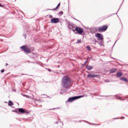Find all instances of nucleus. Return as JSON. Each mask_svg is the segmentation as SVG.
<instances>
[{"label": "nucleus", "mask_w": 128, "mask_h": 128, "mask_svg": "<svg viewBox=\"0 0 128 128\" xmlns=\"http://www.w3.org/2000/svg\"><path fill=\"white\" fill-rule=\"evenodd\" d=\"M60 94H64V93H62V92H60Z\"/></svg>", "instance_id": "37998d69"}, {"label": "nucleus", "mask_w": 128, "mask_h": 128, "mask_svg": "<svg viewBox=\"0 0 128 128\" xmlns=\"http://www.w3.org/2000/svg\"><path fill=\"white\" fill-rule=\"evenodd\" d=\"M116 70H118V68H112L109 70L110 72V74H114Z\"/></svg>", "instance_id": "f3484780"}, {"label": "nucleus", "mask_w": 128, "mask_h": 128, "mask_svg": "<svg viewBox=\"0 0 128 128\" xmlns=\"http://www.w3.org/2000/svg\"><path fill=\"white\" fill-rule=\"evenodd\" d=\"M74 20H76L77 19H76V18H74Z\"/></svg>", "instance_id": "864d4df0"}, {"label": "nucleus", "mask_w": 128, "mask_h": 128, "mask_svg": "<svg viewBox=\"0 0 128 128\" xmlns=\"http://www.w3.org/2000/svg\"><path fill=\"white\" fill-rule=\"evenodd\" d=\"M58 16H62V14H64V12L62 11H60L58 12Z\"/></svg>", "instance_id": "393cba45"}, {"label": "nucleus", "mask_w": 128, "mask_h": 128, "mask_svg": "<svg viewBox=\"0 0 128 128\" xmlns=\"http://www.w3.org/2000/svg\"><path fill=\"white\" fill-rule=\"evenodd\" d=\"M120 80H122V82H128V80L126 77H121L120 78Z\"/></svg>", "instance_id": "4468645a"}, {"label": "nucleus", "mask_w": 128, "mask_h": 128, "mask_svg": "<svg viewBox=\"0 0 128 128\" xmlns=\"http://www.w3.org/2000/svg\"><path fill=\"white\" fill-rule=\"evenodd\" d=\"M96 38H97L98 40H104V36L100 33L97 32L95 34Z\"/></svg>", "instance_id": "9d476101"}, {"label": "nucleus", "mask_w": 128, "mask_h": 128, "mask_svg": "<svg viewBox=\"0 0 128 128\" xmlns=\"http://www.w3.org/2000/svg\"><path fill=\"white\" fill-rule=\"evenodd\" d=\"M20 50L24 52L26 54H32L34 50V47L28 48L26 45H24L20 47Z\"/></svg>", "instance_id": "f03ea898"}, {"label": "nucleus", "mask_w": 128, "mask_h": 128, "mask_svg": "<svg viewBox=\"0 0 128 128\" xmlns=\"http://www.w3.org/2000/svg\"><path fill=\"white\" fill-rule=\"evenodd\" d=\"M98 76V74H88L87 75V78H96Z\"/></svg>", "instance_id": "f8f14e48"}, {"label": "nucleus", "mask_w": 128, "mask_h": 128, "mask_svg": "<svg viewBox=\"0 0 128 128\" xmlns=\"http://www.w3.org/2000/svg\"><path fill=\"white\" fill-rule=\"evenodd\" d=\"M60 6V3H58L56 6L55 8H54L53 9H47L46 10H58V8Z\"/></svg>", "instance_id": "ddd939ff"}, {"label": "nucleus", "mask_w": 128, "mask_h": 128, "mask_svg": "<svg viewBox=\"0 0 128 128\" xmlns=\"http://www.w3.org/2000/svg\"><path fill=\"white\" fill-rule=\"evenodd\" d=\"M62 126H64V123H62Z\"/></svg>", "instance_id": "bf43d9fd"}, {"label": "nucleus", "mask_w": 128, "mask_h": 128, "mask_svg": "<svg viewBox=\"0 0 128 128\" xmlns=\"http://www.w3.org/2000/svg\"><path fill=\"white\" fill-rule=\"evenodd\" d=\"M118 18H120V17H118Z\"/></svg>", "instance_id": "680f3d73"}, {"label": "nucleus", "mask_w": 128, "mask_h": 128, "mask_svg": "<svg viewBox=\"0 0 128 128\" xmlns=\"http://www.w3.org/2000/svg\"><path fill=\"white\" fill-rule=\"evenodd\" d=\"M118 40H120V38H118V39L115 42L112 48H114V46L116 45V42H118Z\"/></svg>", "instance_id": "cd10ccee"}, {"label": "nucleus", "mask_w": 128, "mask_h": 128, "mask_svg": "<svg viewBox=\"0 0 128 128\" xmlns=\"http://www.w3.org/2000/svg\"><path fill=\"white\" fill-rule=\"evenodd\" d=\"M21 12H22V14H24V12H22L21 11Z\"/></svg>", "instance_id": "6e6d98bb"}, {"label": "nucleus", "mask_w": 128, "mask_h": 128, "mask_svg": "<svg viewBox=\"0 0 128 128\" xmlns=\"http://www.w3.org/2000/svg\"><path fill=\"white\" fill-rule=\"evenodd\" d=\"M108 82H110V80H108Z\"/></svg>", "instance_id": "13d9d810"}, {"label": "nucleus", "mask_w": 128, "mask_h": 128, "mask_svg": "<svg viewBox=\"0 0 128 128\" xmlns=\"http://www.w3.org/2000/svg\"><path fill=\"white\" fill-rule=\"evenodd\" d=\"M58 108H53L52 109H50L49 110H58Z\"/></svg>", "instance_id": "7c9ffc66"}, {"label": "nucleus", "mask_w": 128, "mask_h": 128, "mask_svg": "<svg viewBox=\"0 0 128 128\" xmlns=\"http://www.w3.org/2000/svg\"><path fill=\"white\" fill-rule=\"evenodd\" d=\"M28 62H30V61L28 60Z\"/></svg>", "instance_id": "5fc2aeb1"}, {"label": "nucleus", "mask_w": 128, "mask_h": 128, "mask_svg": "<svg viewBox=\"0 0 128 128\" xmlns=\"http://www.w3.org/2000/svg\"><path fill=\"white\" fill-rule=\"evenodd\" d=\"M118 18H120V17H118Z\"/></svg>", "instance_id": "052dcab7"}, {"label": "nucleus", "mask_w": 128, "mask_h": 128, "mask_svg": "<svg viewBox=\"0 0 128 128\" xmlns=\"http://www.w3.org/2000/svg\"><path fill=\"white\" fill-rule=\"evenodd\" d=\"M88 30H90V34H96V32H98V27H91Z\"/></svg>", "instance_id": "6e6552de"}, {"label": "nucleus", "mask_w": 128, "mask_h": 128, "mask_svg": "<svg viewBox=\"0 0 128 128\" xmlns=\"http://www.w3.org/2000/svg\"><path fill=\"white\" fill-rule=\"evenodd\" d=\"M23 36H24V38L25 39L26 38V34H23Z\"/></svg>", "instance_id": "c9c22d12"}, {"label": "nucleus", "mask_w": 128, "mask_h": 128, "mask_svg": "<svg viewBox=\"0 0 128 128\" xmlns=\"http://www.w3.org/2000/svg\"><path fill=\"white\" fill-rule=\"evenodd\" d=\"M61 84L64 88H70L72 86V78L68 75L64 76L61 80Z\"/></svg>", "instance_id": "f257e3e1"}, {"label": "nucleus", "mask_w": 128, "mask_h": 128, "mask_svg": "<svg viewBox=\"0 0 128 128\" xmlns=\"http://www.w3.org/2000/svg\"><path fill=\"white\" fill-rule=\"evenodd\" d=\"M108 25H103L101 26L98 27V32H104L108 30Z\"/></svg>", "instance_id": "423d86ee"}, {"label": "nucleus", "mask_w": 128, "mask_h": 128, "mask_svg": "<svg viewBox=\"0 0 128 128\" xmlns=\"http://www.w3.org/2000/svg\"><path fill=\"white\" fill-rule=\"evenodd\" d=\"M112 96V95H108V96H102V97H104V96Z\"/></svg>", "instance_id": "2f4dec72"}, {"label": "nucleus", "mask_w": 128, "mask_h": 128, "mask_svg": "<svg viewBox=\"0 0 128 128\" xmlns=\"http://www.w3.org/2000/svg\"><path fill=\"white\" fill-rule=\"evenodd\" d=\"M114 96L116 98V100H124L120 98V96H118V94H116L115 96Z\"/></svg>", "instance_id": "a211bd4d"}, {"label": "nucleus", "mask_w": 128, "mask_h": 128, "mask_svg": "<svg viewBox=\"0 0 128 128\" xmlns=\"http://www.w3.org/2000/svg\"><path fill=\"white\" fill-rule=\"evenodd\" d=\"M76 44H82V40L81 39L78 40Z\"/></svg>", "instance_id": "a878e982"}, {"label": "nucleus", "mask_w": 128, "mask_h": 128, "mask_svg": "<svg viewBox=\"0 0 128 128\" xmlns=\"http://www.w3.org/2000/svg\"><path fill=\"white\" fill-rule=\"evenodd\" d=\"M86 48L88 52H92V48H90V46H86Z\"/></svg>", "instance_id": "412c9836"}, {"label": "nucleus", "mask_w": 128, "mask_h": 128, "mask_svg": "<svg viewBox=\"0 0 128 128\" xmlns=\"http://www.w3.org/2000/svg\"><path fill=\"white\" fill-rule=\"evenodd\" d=\"M92 96H98V94L96 93H94V94H91Z\"/></svg>", "instance_id": "bb28decb"}, {"label": "nucleus", "mask_w": 128, "mask_h": 128, "mask_svg": "<svg viewBox=\"0 0 128 128\" xmlns=\"http://www.w3.org/2000/svg\"><path fill=\"white\" fill-rule=\"evenodd\" d=\"M123 74L124 73H122V71H118L117 72L116 74H114V76H116V78H122Z\"/></svg>", "instance_id": "9b49d317"}, {"label": "nucleus", "mask_w": 128, "mask_h": 128, "mask_svg": "<svg viewBox=\"0 0 128 128\" xmlns=\"http://www.w3.org/2000/svg\"><path fill=\"white\" fill-rule=\"evenodd\" d=\"M49 18H51V20L52 18H54L52 17V15H49Z\"/></svg>", "instance_id": "72a5a7b5"}, {"label": "nucleus", "mask_w": 128, "mask_h": 128, "mask_svg": "<svg viewBox=\"0 0 128 128\" xmlns=\"http://www.w3.org/2000/svg\"><path fill=\"white\" fill-rule=\"evenodd\" d=\"M1 74H4V69H2L0 70Z\"/></svg>", "instance_id": "c85d7f7f"}, {"label": "nucleus", "mask_w": 128, "mask_h": 128, "mask_svg": "<svg viewBox=\"0 0 128 128\" xmlns=\"http://www.w3.org/2000/svg\"><path fill=\"white\" fill-rule=\"evenodd\" d=\"M14 90V92H16V90Z\"/></svg>", "instance_id": "4d7b16f0"}, {"label": "nucleus", "mask_w": 128, "mask_h": 128, "mask_svg": "<svg viewBox=\"0 0 128 128\" xmlns=\"http://www.w3.org/2000/svg\"><path fill=\"white\" fill-rule=\"evenodd\" d=\"M12 112H16L18 114H28L30 111L24 108H18L16 110H12Z\"/></svg>", "instance_id": "7ed1b4c3"}, {"label": "nucleus", "mask_w": 128, "mask_h": 128, "mask_svg": "<svg viewBox=\"0 0 128 128\" xmlns=\"http://www.w3.org/2000/svg\"><path fill=\"white\" fill-rule=\"evenodd\" d=\"M76 20L77 22H80V20Z\"/></svg>", "instance_id": "49530a36"}, {"label": "nucleus", "mask_w": 128, "mask_h": 128, "mask_svg": "<svg viewBox=\"0 0 128 128\" xmlns=\"http://www.w3.org/2000/svg\"><path fill=\"white\" fill-rule=\"evenodd\" d=\"M8 106H14V102H12V101L10 100L8 102Z\"/></svg>", "instance_id": "aec40b11"}, {"label": "nucleus", "mask_w": 128, "mask_h": 128, "mask_svg": "<svg viewBox=\"0 0 128 128\" xmlns=\"http://www.w3.org/2000/svg\"><path fill=\"white\" fill-rule=\"evenodd\" d=\"M26 74H22V76H24L26 75Z\"/></svg>", "instance_id": "3c124183"}, {"label": "nucleus", "mask_w": 128, "mask_h": 128, "mask_svg": "<svg viewBox=\"0 0 128 128\" xmlns=\"http://www.w3.org/2000/svg\"><path fill=\"white\" fill-rule=\"evenodd\" d=\"M124 0H123L122 4H121L119 9L117 11V12L111 14L110 16H108V18H110V17L112 16H114V14H118V11L120 10V6H122V4L124 3Z\"/></svg>", "instance_id": "dca6fc26"}, {"label": "nucleus", "mask_w": 128, "mask_h": 128, "mask_svg": "<svg viewBox=\"0 0 128 128\" xmlns=\"http://www.w3.org/2000/svg\"><path fill=\"white\" fill-rule=\"evenodd\" d=\"M120 118H121V120H124L125 117L124 116H122Z\"/></svg>", "instance_id": "ea45409f"}, {"label": "nucleus", "mask_w": 128, "mask_h": 128, "mask_svg": "<svg viewBox=\"0 0 128 128\" xmlns=\"http://www.w3.org/2000/svg\"><path fill=\"white\" fill-rule=\"evenodd\" d=\"M88 62V60H86L84 62V64H86V63Z\"/></svg>", "instance_id": "4c0bfd02"}, {"label": "nucleus", "mask_w": 128, "mask_h": 128, "mask_svg": "<svg viewBox=\"0 0 128 128\" xmlns=\"http://www.w3.org/2000/svg\"><path fill=\"white\" fill-rule=\"evenodd\" d=\"M54 124H58V121L55 122Z\"/></svg>", "instance_id": "a18cd8bd"}, {"label": "nucleus", "mask_w": 128, "mask_h": 128, "mask_svg": "<svg viewBox=\"0 0 128 128\" xmlns=\"http://www.w3.org/2000/svg\"><path fill=\"white\" fill-rule=\"evenodd\" d=\"M91 58H92V56L88 57L86 60H90V59H91Z\"/></svg>", "instance_id": "c756f323"}, {"label": "nucleus", "mask_w": 128, "mask_h": 128, "mask_svg": "<svg viewBox=\"0 0 128 128\" xmlns=\"http://www.w3.org/2000/svg\"><path fill=\"white\" fill-rule=\"evenodd\" d=\"M37 102H42V100H40V99H38Z\"/></svg>", "instance_id": "79ce46f5"}, {"label": "nucleus", "mask_w": 128, "mask_h": 128, "mask_svg": "<svg viewBox=\"0 0 128 128\" xmlns=\"http://www.w3.org/2000/svg\"><path fill=\"white\" fill-rule=\"evenodd\" d=\"M4 5L2 4V3H0V8H4Z\"/></svg>", "instance_id": "473e14b6"}, {"label": "nucleus", "mask_w": 128, "mask_h": 128, "mask_svg": "<svg viewBox=\"0 0 128 128\" xmlns=\"http://www.w3.org/2000/svg\"><path fill=\"white\" fill-rule=\"evenodd\" d=\"M86 124H92V126H100V124H96L94 123H90L88 121H84Z\"/></svg>", "instance_id": "6ab92c4d"}, {"label": "nucleus", "mask_w": 128, "mask_h": 128, "mask_svg": "<svg viewBox=\"0 0 128 128\" xmlns=\"http://www.w3.org/2000/svg\"><path fill=\"white\" fill-rule=\"evenodd\" d=\"M82 68H84V66H86V64H82Z\"/></svg>", "instance_id": "58836bf2"}, {"label": "nucleus", "mask_w": 128, "mask_h": 128, "mask_svg": "<svg viewBox=\"0 0 128 128\" xmlns=\"http://www.w3.org/2000/svg\"><path fill=\"white\" fill-rule=\"evenodd\" d=\"M38 56V54L32 52V58H34V57L36 56Z\"/></svg>", "instance_id": "4be33fe9"}, {"label": "nucleus", "mask_w": 128, "mask_h": 128, "mask_svg": "<svg viewBox=\"0 0 128 128\" xmlns=\"http://www.w3.org/2000/svg\"><path fill=\"white\" fill-rule=\"evenodd\" d=\"M61 90H62V89H61Z\"/></svg>", "instance_id": "e2e57ef3"}, {"label": "nucleus", "mask_w": 128, "mask_h": 128, "mask_svg": "<svg viewBox=\"0 0 128 128\" xmlns=\"http://www.w3.org/2000/svg\"><path fill=\"white\" fill-rule=\"evenodd\" d=\"M22 96H24L25 98H30V96L28 95H26V94H22Z\"/></svg>", "instance_id": "b1692460"}, {"label": "nucleus", "mask_w": 128, "mask_h": 128, "mask_svg": "<svg viewBox=\"0 0 128 128\" xmlns=\"http://www.w3.org/2000/svg\"><path fill=\"white\" fill-rule=\"evenodd\" d=\"M76 32V34H80L81 36H84V28H82V27L76 26L74 30H73V32Z\"/></svg>", "instance_id": "20e7f679"}, {"label": "nucleus", "mask_w": 128, "mask_h": 128, "mask_svg": "<svg viewBox=\"0 0 128 128\" xmlns=\"http://www.w3.org/2000/svg\"><path fill=\"white\" fill-rule=\"evenodd\" d=\"M84 95H80L78 96H74L70 97L66 102H74V100H78V98H84Z\"/></svg>", "instance_id": "39448f33"}, {"label": "nucleus", "mask_w": 128, "mask_h": 128, "mask_svg": "<svg viewBox=\"0 0 128 128\" xmlns=\"http://www.w3.org/2000/svg\"><path fill=\"white\" fill-rule=\"evenodd\" d=\"M74 20H76L77 19H76V18H74Z\"/></svg>", "instance_id": "603ef678"}, {"label": "nucleus", "mask_w": 128, "mask_h": 128, "mask_svg": "<svg viewBox=\"0 0 128 128\" xmlns=\"http://www.w3.org/2000/svg\"><path fill=\"white\" fill-rule=\"evenodd\" d=\"M51 24H58L60 22V19L58 18H53L50 20Z\"/></svg>", "instance_id": "1a4fd4ad"}, {"label": "nucleus", "mask_w": 128, "mask_h": 128, "mask_svg": "<svg viewBox=\"0 0 128 128\" xmlns=\"http://www.w3.org/2000/svg\"><path fill=\"white\" fill-rule=\"evenodd\" d=\"M31 64H34V62H30Z\"/></svg>", "instance_id": "de8ad7c7"}, {"label": "nucleus", "mask_w": 128, "mask_h": 128, "mask_svg": "<svg viewBox=\"0 0 128 128\" xmlns=\"http://www.w3.org/2000/svg\"><path fill=\"white\" fill-rule=\"evenodd\" d=\"M113 58L114 60H116V58Z\"/></svg>", "instance_id": "09e8293b"}, {"label": "nucleus", "mask_w": 128, "mask_h": 128, "mask_svg": "<svg viewBox=\"0 0 128 128\" xmlns=\"http://www.w3.org/2000/svg\"><path fill=\"white\" fill-rule=\"evenodd\" d=\"M79 122H82V120H79Z\"/></svg>", "instance_id": "8fccbe9b"}, {"label": "nucleus", "mask_w": 128, "mask_h": 128, "mask_svg": "<svg viewBox=\"0 0 128 128\" xmlns=\"http://www.w3.org/2000/svg\"><path fill=\"white\" fill-rule=\"evenodd\" d=\"M47 70H48V72H52V70H50V68H47Z\"/></svg>", "instance_id": "e433bc0d"}, {"label": "nucleus", "mask_w": 128, "mask_h": 128, "mask_svg": "<svg viewBox=\"0 0 128 128\" xmlns=\"http://www.w3.org/2000/svg\"><path fill=\"white\" fill-rule=\"evenodd\" d=\"M66 22H68V27L69 30H72V32H74V28H76V24H70V21H68L66 20Z\"/></svg>", "instance_id": "0eeeda50"}, {"label": "nucleus", "mask_w": 128, "mask_h": 128, "mask_svg": "<svg viewBox=\"0 0 128 128\" xmlns=\"http://www.w3.org/2000/svg\"><path fill=\"white\" fill-rule=\"evenodd\" d=\"M94 42H97V44H98V41L96 40V38H94Z\"/></svg>", "instance_id": "f704fd0d"}, {"label": "nucleus", "mask_w": 128, "mask_h": 128, "mask_svg": "<svg viewBox=\"0 0 128 128\" xmlns=\"http://www.w3.org/2000/svg\"><path fill=\"white\" fill-rule=\"evenodd\" d=\"M113 100H114V98H113Z\"/></svg>", "instance_id": "0e129e2a"}, {"label": "nucleus", "mask_w": 128, "mask_h": 128, "mask_svg": "<svg viewBox=\"0 0 128 128\" xmlns=\"http://www.w3.org/2000/svg\"><path fill=\"white\" fill-rule=\"evenodd\" d=\"M114 120H120V118H114Z\"/></svg>", "instance_id": "a19ab883"}, {"label": "nucleus", "mask_w": 128, "mask_h": 128, "mask_svg": "<svg viewBox=\"0 0 128 128\" xmlns=\"http://www.w3.org/2000/svg\"><path fill=\"white\" fill-rule=\"evenodd\" d=\"M98 44H100V46H104V40L98 42Z\"/></svg>", "instance_id": "5701e85b"}, {"label": "nucleus", "mask_w": 128, "mask_h": 128, "mask_svg": "<svg viewBox=\"0 0 128 128\" xmlns=\"http://www.w3.org/2000/svg\"><path fill=\"white\" fill-rule=\"evenodd\" d=\"M5 66H8V63H6Z\"/></svg>", "instance_id": "c03bdc74"}, {"label": "nucleus", "mask_w": 128, "mask_h": 128, "mask_svg": "<svg viewBox=\"0 0 128 128\" xmlns=\"http://www.w3.org/2000/svg\"><path fill=\"white\" fill-rule=\"evenodd\" d=\"M86 68L88 70H92L94 68V66L88 65L86 66Z\"/></svg>", "instance_id": "2eb2a0df"}]
</instances>
